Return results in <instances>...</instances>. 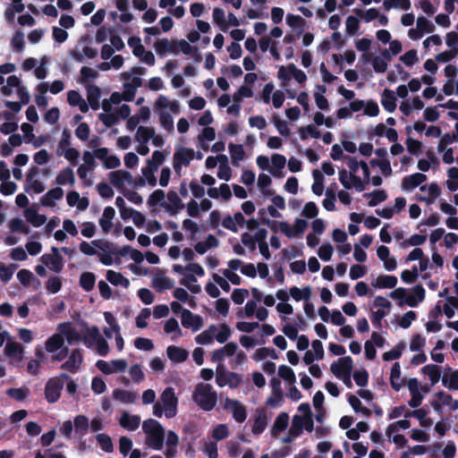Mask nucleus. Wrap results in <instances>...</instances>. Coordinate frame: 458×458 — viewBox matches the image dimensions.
Instances as JSON below:
<instances>
[{
	"mask_svg": "<svg viewBox=\"0 0 458 458\" xmlns=\"http://www.w3.org/2000/svg\"><path fill=\"white\" fill-rule=\"evenodd\" d=\"M24 216L26 220L35 227L43 225L47 221V216L38 214L37 208L34 207L28 208L24 211Z\"/></svg>",
	"mask_w": 458,
	"mask_h": 458,
	"instance_id": "21",
	"label": "nucleus"
},
{
	"mask_svg": "<svg viewBox=\"0 0 458 458\" xmlns=\"http://www.w3.org/2000/svg\"><path fill=\"white\" fill-rule=\"evenodd\" d=\"M110 182L116 188L123 187L125 182H132V175L125 170H116L108 174Z\"/></svg>",
	"mask_w": 458,
	"mask_h": 458,
	"instance_id": "15",
	"label": "nucleus"
},
{
	"mask_svg": "<svg viewBox=\"0 0 458 458\" xmlns=\"http://www.w3.org/2000/svg\"><path fill=\"white\" fill-rule=\"evenodd\" d=\"M192 400L205 411H212L217 402V394L209 384L199 383L192 394Z\"/></svg>",
	"mask_w": 458,
	"mask_h": 458,
	"instance_id": "1",
	"label": "nucleus"
},
{
	"mask_svg": "<svg viewBox=\"0 0 458 458\" xmlns=\"http://www.w3.org/2000/svg\"><path fill=\"white\" fill-rule=\"evenodd\" d=\"M57 330L65 337L69 344L81 340V335L72 327L70 322L61 323L57 327Z\"/></svg>",
	"mask_w": 458,
	"mask_h": 458,
	"instance_id": "16",
	"label": "nucleus"
},
{
	"mask_svg": "<svg viewBox=\"0 0 458 458\" xmlns=\"http://www.w3.org/2000/svg\"><path fill=\"white\" fill-rule=\"evenodd\" d=\"M427 180V176L421 173H415L411 175H407L402 180V189L403 191H411L420 185Z\"/></svg>",
	"mask_w": 458,
	"mask_h": 458,
	"instance_id": "17",
	"label": "nucleus"
},
{
	"mask_svg": "<svg viewBox=\"0 0 458 458\" xmlns=\"http://www.w3.org/2000/svg\"><path fill=\"white\" fill-rule=\"evenodd\" d=\"M363 196L364 198H370L368 203L369 207H376L387 198V194L384 190H375L372 192L365 193Z\"/></svg>",
	"mask_w": 458,
	"mask_h": 458,
	"instance_id": "39",
	"label": "nucleus"
},
{
	"mask_svg": "<svg viewBox=\"0 0 458 458\" xmlns=\"http://www.w3.org/2000/svg\"><path fill=\"white\" fill-rule=\"evenodd\" d=\"M154 135V128L140 126L137 131L136 140L141 143H147Z\"/></svg>",
	"mask_w": 458,
	"mask_h": 458,
	"instance_id": "45",
	"label": "nucleus"
},
{
	"mask_svg": "<svg viewBox=\"0 0 458 458\" xmlns=\"http://www.w3.org/2000/svg\"><path fill=\"white\" fill-rule=\"evenodd\" d=\"M51 250L53 254H44L41 257V261L50 270L60 273L64 267L63 257L60 255L58 248L52 247Z\"/></svg>",
	"mask_w": 458,
	"mask_h": 458,
	"instance_id": "7",
	"label": "nucleus"
},
{
	"mask_svg": "<svg viewBox=\"0 0 458 458\" xmlns=\"http://www.w3.org/2000/svg\"><path fill=\"white\" fill-rule=\"evenodd\" d=\"M69 377L68 374L62 373L58 377H51L47 381L44 394L48 403H55L59 400L64 382Z\"/></svg>",
	"mask_w": 458,
	"mask_h": 458,
	"instance_id": "3",
	"label": "nucleus"
},
{
	"mask_svg": "<svg viewBox=\"0 0 458 458\" xmlns=\"http://www.w3.org/2000/svg\"><path fill=\"white\" fill-rule=\"evenodd\" d=\"M422 372L428 376L431 385H436L441 377L440 367L435 364H428L421 369Z\"/></svg>",
	"mask_w": 458,
	"mask_h": 458,
	"instance_id": "36",
	"label": "nucleus"
},
{
	"mask_svg": "<svg viewBox=\"0 0 458 458\" xmlns=\"http://www.w3.org/2000/svg\"><path fill=\"white\" fill-rule=\"evenodd\" d=\"M18 267L16 264H11L9 266H5L4 264L0 265V279L4 283H7L11 280L14 270Z\"/></svg>",
	"mask_w": 458,
	"mask_h": 458,
	"instance_id": "52",
	"label": "nucleus"
},
{
	"mask_svg": "<svg viewBox=\"0 0 458 458\" xmlns=\"http://www.w3.org/2000/svg\"><path fill=\"white\" fill-rule=\"evenodd\" d=\"M4 352L5 354L9 357H13L17 360H21L24 349L21 344L13 341H8L5 345Z\"/></svg>",
	"mask_w": 458,
	"mask_h": 458,
	"instance_id": "32",
	"label": "nucleus"
},
{
	"mask_svg": "<svg viewBox=\"0 0 458 458\" xmlns=\"http://www.w3.org/2000/svg\"><path fill=\"white\" fill-rule=\"evenodd\" d=\"M371 284L379 289H392L397 284V277L388 275L378 276Z\"/></svg>",
	"mask_w": 458,
	"mask_h": 458,
	"instance_id": "25",
	"label": "nucleus"
},
{
	"mask_svg": "<svg viewBox=\"0 0 458 458\" xmlns=\"http://www.w3.org/2000/svg\"><path fill=\"white\" fill-rule=\"evenodd\" d=\"M64 196V191L60 187H55L49 190L45 195L40 198V204L43 207H54L55 200L61 199Z\"/></svg>",
	"mask_w": 458,
	"mask_h": 458,
	"instance_id": "19",
	"label": "nucleus"
},
{
	"mask_svg": "<svg viewBox=\"0 0 458 458\" xmlns=\"http://www.w3.org/2000/svg\"><path fill=\"white\" fill-rule=\"evenodd\" d=\"M381 104L386 112H394L396 109V98L394 96V92L391 89H385L382 94Z\"/></svg>",
	"mask_w": 458,
	"mask_h": 458,
	"instance_id": "26",
	"label": "nucleus"
},
{
	"mask_svg": "<svg viewBox=\"0 0 458 458\" xmlns=\"http://www.w3.org/2000/svg\"><path fill=\"white\" fill-rule=\"evenodd\" d=\"M216 331H217L216 326H215V325L209 326L208 329L204 330L203 332H201L199 335H198L195 337L196 343L199 344H201V345H206V344L213 343L215 334L216 333Z\"/></svg>",
	"mask_w": 458,
	"mask_h": 458,
	"instance_id": "31",
	"label": "nucleus"
},
{
	"mask_svg": "<svg viewBox=\"0 0 458 458\" xmlns=\"http://www.w3.org/2000/svg\"><path fill=\"white\" fill-rule=\"evenodd\" d=\"M113 396L114 399L119 400L124 403H132L137 399V393L123 389H115L113 392Z\"/></svg>",
	"mask_w": 458,
	"mask_h": 458,
	"instance_id": "41",
	"label": "nucleus"
},
{
	"mask_svg": "<svg viewBox=\"0 0 458 458\" xmlns=\"http://www.w3.org/2000/svg\"><path fill=\"white\" fill-rule=\"evenodd\" d=\"M115 210L112 207H106L104 209L103 216L99 219V225L104 233H107L110 232L113 223L112 220L114 217Z\"/></svg>",
	"mask_w": 458,
	"mask_h": 458,
	"instance_id": "27",
	"label": "nucleus"
},
{
	"mask_svg": "<svg viewBox=\"0 0 458 458\" xmlns=\"http://www.w3.org/2000/svg\"><path fill=\"white\" fill-rule=\"evenodd\" d=\"M101 96L100 88L97 85L89 84L87 86V98L89 105L93 110L99 108V98Z\"/></svg>",
	"mask_w": 458,
	"mask_h": 458,
	"instance_id": "23",
	"label": "nucleus"
},
{
	"mask_svg": "<svg viewBox=\"0 0 458 458\" xmlns=\"http://www.w3.org/2000/svg\"><path fill=\"white\" fill-rule=\"evenodd\" d=\"M14 51L21 53L24 48V34L21 30L15 31L11 40Z\"/></svg>",
	"mask_w": 458,
	"mask_h": 458,
	"instance_id": "55",
	"label": "nucleus"
},
{
	"mask_svg": "<svg viewBox=\"0 0 458 458\" xmlns=\"http://www.w3.org/2000/svg\"><path fill=\"white\" fill-rule=\"evenodd\" d=\"M194 158V150L192 148H182L174 154V160L185 166Z\"/></svg>",
	"mask_w": 458,
	"mask_h": 458,
	"instance_id": "28",
	"label": "nucleus"
},
{
	"mask_svg": "<svg viewBox=\"0 0 458 458\" xmlns=\"http://www.w3.org/2000/svg\"><path fill=\"white\" fill-rule=\"evenodd\" d=\"M96 440L101 449L106 453H111L114 450V445L111 437L104 433L98 434L96 436Z\"/></svg>",
	"mask_w": 458,
	"mask_h": 458,
	"instance_id": "46",
	"label": "nucleus"
},
{
	"mask_svg": "<svg viewBox=\"0 0 458 458\" xmlns=\"http://www.w3.org/2000/svg\"><path fill=\"white\" fill-rule=\"evenodd\" d=\"M75 182L73 170L71 167L63 169L55 178V183L58 185H64L69 183L72 185Z\"/></svg>",
	"mask_w": 458,
	"mask_h": 458,
	"instance_id": "35",
	"label": "nucleus"
},
{
	"mask_svg": "<svg viewBox=\"0 0 458 458\" xmlns=\"http://www.w3.org/2000/svg\"><path fill=\"white\" fill-rule=\"evenodd\" d=\"M405 344L403 342H400L392 350L386 352L382 358L385 361L397 360L402 356Z\"/></svg>",
	"mask_w": 458,
	"mask_h": 458,
	"instance_id": "43",
	"label": "nucleus"
},
{
	"mask_svg": "<svg viewBox=\"0 0 458 458\" xmlns=\"http://www.w3.org/2000/svg\"><path fill=\"white\" fill-rule=\"evenodd\" d=\"M154 48L157 54L160 56H164L167 53H172L174 55L179 54L177 40H169L167 38L157 39L154 44Z\"/></svg>",
	"mask_w": 458,
	"mask_h": 458,
	"instance_id": "10",
	"label": "nucleus"
},
{
	"mask_svg": "<svg viewBox=\"0 0 458 458\" xmlns=\"http://www.w3.org/2000/svg\"><path fill=\"white\" fill-rule=\"evenodd\" d=\"M160 399L167 418H173L176 414L177 397L173 387H166L161 394Z\"/></svg>",
	"mask_w": 458,
	"mask_h": 458,
	"instance_id": "5",
	"label": "nucleus"
},
{
	"mask_svg": "<svg viewBox=\"0 0 458 458\" xmlns=\"http://www.w3.org/2000/svg\"><path fill=\"white\" fill-rule=\"evenodd\" d=\"M91 244L94 247H97L102 250L109 249L111 254L118 255L121 257H125L126 255L130 254L131 251L132 250V248L130 245H124L122 248H118L109 242H102L100 240H94L91 242Z\"/></svg>",
	"mask_w": 458,
	"mask_h": 458,
	"instance_id": "11",
	"label": "nucleus"
},
{
	"mask_svg": "<svg viewBox=\"0 0 458 458\" xmlns=\"http://www.w3.org/2000/svg\"><path fill=\"white\" fill-rule=\"evenodd\" d=\"M389 296L397 300V305L403 307L407 304L410 307H417L420 302L425 299V289L421 284L415 285L412 288V294H409L403 287H399L389 293Z\"/></svg>",
	"mask_w": 458,
	"mask_h": 458,
	"instance_id": "2",
	"label": "nucleus"
},
{
	"mask_svg": "<svg viewBox=\"0 0 458 458\" xmlns=\"http://www.w3.org/2000/svg\"><path fill=\"white\" fill-rule=\"evenodd\" d=\"M238 349V345L234 342H230L225 346L215 350L212 353L211 360L213 362H221L226 356H233Z\"/></svg>",
	"mask_w": 458,
	"mask_h": 458,
	"instance_id": "14",
	"label": "nucleus"
},
{
	"mask_svg": "<svg viewBox=\"0 0 458 458\" xmlns=\"http://www.w3.org/2000/svg\"><path fill=\"white\" fill-rule=\"evenodd\" d=\"M333 251L334 248L330 243H324L318 248V255L323 261H329Z\"/></svg>",
	"mask_w": 458,
	"mask_h": 458,
	"instance_id": "63",
	"label": "nucleus"
},
{
	"mask_svg": "<svg viewBox=\"0 0 458 458\" xmlns=\"http://www.w3.org/2000/svg\"><path fill=\"white\" fill-rule=\"evenodd\" d=\"M182 325L185 328H191L192 331H198L203 326L202 318L199 315H195L189 310H183L181 316Z\"/></svg>",
	"mask_w": 458,
	"mask_h": 458,
	"instance_id": "9",
	"label": "nucleus"
},
{
	"mask_svg": "<svg viewBox=\"0 0 458 458\" xmlns=\"http://www.w3.org/2000/svg\"><path fill=\"white\" fill-rule=\"evenodd\" d=\"M157 170V169H154V167L149 166L148 165L147 166L141 168V173L143 174L145 182L147 181L151 187H154L157 184V178L155 176V172Z\"/></svg>",
	"mask_w": 458,
	"mask_h": 458,
	"instance_id": "57",
	"label": "nucleus"
},
{
	"mask_svg": "<svg viewBox=\"0 0 458 458\" xmlns=\"http://www.w3.org/2000/svg\"><path fill=\"white\" fill-rule=\"evenodd\" d=\"M9 227L12 232H19L24 234H29L30 229L28 225L21 218H13L9 223Z\"/></svg>",
	"mask_w": 458,
	"mask_h": 458,
	"instance_id": "47",
	"label": "nucleus"
},
{
	"mask_svg": "<svg viewBox=\"0 0 458 458\" xmlns=\"http://www.w3.org/2000/svg\"><path fill=\"white\" fill-rule=\"evenodd\" d=\"M216 382L220 387L228 385L231 388H236L242 382V376L235 372H225L223 370V366L218 365Z\"/></svg>",
	"mask_w": 458,
	"mask_h": 458,
	"instance_id": "4",
	"label": "nucleus"
},
{
	"mask_svg": "<svg viewBox=\"0 0 458 458\" xmlns=\"http://www.w3.org/2000/svg\"><path fill=\"white\" fill-rule=\"evenodd\" d=\"M89 422L85 415H77L74 419L75 433L81 437L88 433Z\"/></svg>",
	"mask_w": 458,
	"mask_h": 458,
	"instance_id": "37",
	"label": "nucleus"
},
{
	"mask_svg": "<svg viewBox=\"0 0 458 458\" xmlns=\"http://www.w3.org/2000/svg\"><path fill=\"white\" fill-rule=\"evenodd\" d=\"M142 429L147 435H150L164 430V428L157 420L148 419L143 422Z\"/></svg>",
	"mask_w": 458,
	"mask_h": 458,
	"instance_id": "49",
	"label": "nucleus"
},
{
	"mask_svg": "<svg viewBox=\"0 0 458 458\" xmlns=\"http://www.w3.org/2000/svg\"><path fill=\"white\" fill-rule=\"evenodd\" d=\"M228 148L231 155V158L233 160V164L234 165H237L238 161H241L244 158L245 152L242 145L230 143L228 145Z\"/></svg>",
	"mask_w": 458,
	"mask_h": 458,
	"instance_id": "42",
	"label": "nucleus"
},
{
	"mask_svg": "<svg viewBox=\"0 0 458 458\" xmlns=\"http://www.w3.org/2000/svg\"><path fill=\"white\" fill-rule=\"evenodd\" d=\"M289 424V415L286 412H281L274 422V425L271 429V434L273 437H276L277 435L285 430Z\"/></svg>",
	"mask_w": 458,
	"mask_h": 458,
	"instance_id": "30",
	"label": "nucleus"
},
{
	"mask_svg": "<svg viewBox=\"0 0 458 458\" xmlns=\"http://www.w3.org/2000/svg\"><path fill=\"white\" fill-rule=\"evenodd\" d=\"M353 369V360L351 356H344L333 362L330 366L331 372L336 377H341L347 373H352Z\"/></svg>",
	"mask_w": 458,
	"mask_h": 458,
	"instance_id": "8",
	"label": "nucleus"
},
{
	"mask_svg": "<svg viewBox=\"0 0 458 458\" xmlns=\"http://www.w3.org/2000/svg\"><path fill=\"white\" fill-rule=\"evenodd\" d=\"M271 162L274 169L270 170V173L275 177H281L282 174L279 170H282L285 164H286V158L284 155L281 154H274L271 157Z\"/></svg>",
	"mask_w": 458,
	"mask_h": 458,
	"instance_id": "34",
	"label": "nucleus"
},
{
	"mask_svg": "<svg viewBox=\"0 0 458 458\" xmlns=\"http://www.w3.org/2000/svg\"><path fill=\"white\" fill-rule=\"evenodd\" d=\"M101 337L99 333V329L98 327L93 326L91 328H89L87 331V335L83 337V343L90 347L92 345V342H97Z\"/></svg>",
	"mask_w": 458,
	"mask_h": 458,
	"instance_id": "53",
	"label": "nucleus"
},
{
	"mask_svg": "<svg viewBox=\"0 0 458 458\" xmlns=\"http://www.w3.org/2000/svg\"><path fill=\"white\" fill-rule=\"evenodd\" d=\"M278 375L284 381L293 384L295 382L296 377L293 370L287 365H281L278 368Z\"/></svg>",
	"mask_w": 458,
	"mask_h": 458,
	"instance_id": "54",
	"label": "nucleus"
},
{
	"mask_svg": "<svg viewBox=\"0 0 458 458\" xmlns=\"http://www.w3.org/2000/svg\"><path fill=\"white\" fill-rule=\"evenodd\" d=\"M404 383L405 378H401V365L399 362H394L390 373L391 386L394 390L399 391Z\"/></svg>",
	"mask_w": 458,
	"mask_h": 458,
	"instance_id": "22",
	"label": "nucleus"
},
{
	"mask_svg": "<svg viewBox=\"0 0 458 458\" xmlns=\"http://www.w3.org/2000/svg\"><path fill=\"white\" fill-rule=\"evenodd\" d=\"M165 430L148 435L147 445L155 450H161L164 445Z\"/></svg>",
	"mask_w": 458,
	"mask_h": 458,
	"instance_id": "38",
	"label": "nucleus"
},
{
	"mask_svg": "<svg viewBox=\"0 0 458 458\" xmlns=\"http://www.w3.org/2000/svg\"><path fill=\"white\" fill-rule=\"evenodd\" d=\"M304 427V419L301 415H294L293 418L292 426L289 429L290 435L293 437H299Z\"/></svg>",
	"mask_w": 458,
	"mask_h": 458,
	"instance_id": "48",
	"label": "nucleus"
},
{
	"mask_svg": "<svg viewBox=\"0 0 458 458\" xmlns=\"http://www.w3.org/2000/svg\"><path fill=\"white\" fill-rule=\"evenodd\" d=\"M231 334L230 327L226 323H223L220 325V331L215 334L214 338H216L218 343L225 344L231 336Z\"/></svg>",
	"mask_w": 458,
	"mask_h": 458,
	"instance_id": "56",
	"label": "nucleus"
},
{
	"mask_svg": "<svg viewBox=\"0 0 458 458\" xmlns=\"http://www.w3.org/2000/svg\"><path fill=\"white\" fill-rule=\"evenodd\" d=\"M159 121L161 126L166 131L174 130V120L172 115L166 111L159 112Z\"/></svg>",
	"mask_w": 458,
	"mask_h": 458,
	"instance_id": "58",
	"label": "nucleus"
},
{
	"mask_svg": "<svg viewBox=\"0 0 458 458\" xmlns=\"http://www.w3.org/2000/svg\"><path fill=\"white\" fill-rule=\"evenodd\" d=\"M442 384L444 386L447 387L449 390L456 391L458 390V370L454 371L448 380V377L444 375L442 377Z\"/></svg>",
	"mask_w": 458,
	"mask_h": 458,
	"instance_id": "51",
	"label": "nucleus"
},
{
	"mask_svg": "<svg viewBox=\"0 0 458 458\" xmlns=\"http://www.w3.org/2000/svg\"><path fill=\"white\" fill-rule=\"evenodd\" d=\"M119 423L123 428L133 431L139 428L140 419L139 416H131L128 412L124 411L120 418Z\"/></svg>",
	"mask_w": 458,
	"mask_h": 458,
	"instance_id": "29",
	"label": "nucleus"
},
{
	"mask_svg": "<svg viewBox=\"0 0 458 458\" xmlns=\"http://www.w3.org/2000/svg\"><path fill=\"white\" fill-rule=\"evenodd\" d=\"M165 191L163 190L157 189L149 195L148 199V205L149 207H155L159 204L160 206L165 208Z\"/></svg>",
	"mask_w": 458,
	"mask_h": 458,
	"instance_id": "44",
	"label": "nucleus"
},
{
	"mask_svg": "<svg viewBox=\"0 0 458 458\" xmlns=\"http://www.w3.org/2000/svg\"><path fill=\"white\" fill-rule=\"evenodd\" d=\"M183 439L187 441V453H194L193 445L199 437V430L196 424L190 422L182 428Z\"/></svg>",
	"mask_w": 458,
	"mask_h": 458,
	"instance_id": "13",
	"label": "nucleus"
},
{
	"mask_svg": "<svg viewBox=\"0 0 458 458\" xmlns=\"http://www.w3.org/2000/svg\"><path fill=\"white\" fill-rule=\"evenodd\" d=\"M167 199L169 204L165 203V208L170 213V215L174 216L178 213L179 210L184 208V205L178 196V194L174 191H169L167 193Z\"/></svg>",
	"mask_w": 458,
	"mask_h": 458,
	"instance_id": "18",
	"label": "nucleus"
},
{
	"mask_svg": "<svg viewBox=\"0 0 458 458\" xmlns=\"http://www.w3.org/2000/svg\"><path fill=\"white\" fill-rule=\"evenodd\" d=\"M64 347H65L64 338L60 332L59 334L52 335L45 342V349L49 353H54Z\"/></svg>",
	"mask_w": 458,
	"mask_h": 458,
	"instance_id": "20",
	"label": "nucleus"
},
{
	"mask_svg": "<svg viewBox=\"0 0 458 458\" xmlns=\"http://www.w3.org/2000/svg\"><path fill=\"white\" fill-rule=\"evenodd\" d=\"M224 408L225 410H229L232 412L233 418L237 422L242 423L245 421L247 418L246 407L240 401L226 397L225 400Z\"/></svg>",
	"mask_w": 458,
	"mask_h": 458,
	"instance_id": "6",
	"label": "nucleus"
},
{
	"mask_svg": "<svg viewBox=\"0 0 458 458\" xmlns=\"http://www.w3.org/2000/svg\"><path fill=\"white\" fill-rule=\"evenodd\" d=\"M417 29L423 33H432L435 30V26L427 18L420 16L417 19Z\"/></svg>",
	"mask_w": 458,
	"mask_h": 458,
	"instance_id": "61",
	"label": "nucleus"
},
{
	"mask_svg": "<svg viewBox=\"0 0 458 458\" xmlns=\"http://www.w3.org/2000/svg\"><path fill=\"white\" fill-rule=\"evenodd\" d=\"M83 361V356L80 349H74L72 351L68 360L62 364L63 369L68 370L72 373H75Z\"/></svg>",
	"mask_w": 458,
	"mask_h": 458,
	"instance_id": "12",
	"label": "nucleus"
},
{
	"mask_svg": "<svg viewBox=\"0 0 458 458\" xmlns=\"http://www.w3.org/2000/svg\"><path fill=\"white\" fill-rule=\"evenodd\" d=\"M418 276V268L416 266H413L411 270L405 269L401 273V279L406 284H412L416 281Z\"/></svg>",
	"mask_w": 458,
	"mask_h": 458,
	"instance_id": "60",
	"label": "nucleus"
},
{
	"mask_svg": "<svg viewBox=\"0 0 458 458\" xmlns=\"http://www.w3.org/2000/svg\"><path fill=\"white\" fill-rule=\"evenodd\" d=\"M96 283V276L92 272H84L80 276V286L86 292L93 290Z\"/></svg>",
	"mask_w": 458,
	"mask_h": 458,
	"instance_id": "40",
	"label": "nucleus"
},
{
	"mask_svg": "<svg viewBox=\"0 0 458 458\" xmlns=\"http://www.w3.org/2000/svg\"><path fill=\"white\" fill-rule=\"evenodd\" d=\"M6 394L18 402H22L29 394V388H9L6 390Z\"/></svg>",
	"mask_w": 458,
	"mask_h": 458,
	"instance_id": "50",
	"label": "nucleus"
},
{
	"mask_svg": "<svg viewBox=\"0 0 458 458\" xmlns=\"http://www.w3.org/2000/svg\"><path fill=\"white\" fill-rule=\"evenodd\" d=\"M106 280L111 283L113 285H122L124 288H128L130 285V281L126 277H124L121 273L115 272L114 270H107L106 275Z\"/></svg>",
	"mask_w": 458,
	"mask_h": 458,
	"instance_id": "33",
	"label": "nucleus"
},
{
	"mask_svg": "<svg viewBox=\"0 0 458 458\" xmlns=\"http://www.w3.org/2000/svg\"><path fill=\"white\" fill-rule=\"evenodd\" d=\"M47 290L51 293H58L62 288V281L57 276H50L46 283Z\"/></svg>",
	"mask_w": 458,
	"mask_h": 458,
	"instance_id": "64",
	"label": "nucleus"
},
{
	"mask_svg": "<svg viewBox=\"0 0 458 458\" xmlns=\"http://www.w3.org/2000/svg\"><path fill=\"white\" fill-rule=\"evenodd\" d=\"M267 425V417L264 414L259 415L255 420L251 431L254 435H260L266 429Z\"/></svg>",
	"mask_w": 458,
	"mask_h": 458,
	"instance_id": "59",
	"label": "nucleus"
},
{
	"mask_svg": "<svg viewBox=\"0 0 458 458\" xmlns=\"http://www.w3.org/2000/svg\"><path fill=\"white\" fill-rule=\"evenodd\" d=\"M167 357L174 362L181 363L187 360L188 352L175 345H170L166 349Z\"/></svg>",
	"mask_w": 458,
	"mask_h": 458,
	"instance_id": "24",
	"label": "nucleus"
},
{
	"mask_svg": "<svg viewBox=\"0 0 458 458\" xmlns=\"http://www.w3.org/2000/svg\"><path fill=\"white\" fill-rule=\"evenodd\" d=\"M17 278L19 279L20 283L24 285V286H27L29 285L32 281H35L37 280L36 277L34 276V275L32 274V272H30V270L28 269H21L18 273H17Z\"/></svg>",
	"mask_w": 458,
	"mask_h": 458,
	"instance_id": "62",
	"label": "nucleus"
}]
</instances>
